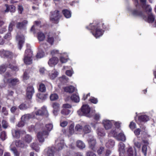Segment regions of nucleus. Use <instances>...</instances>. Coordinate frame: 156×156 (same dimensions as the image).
Segmentation results:
<instances>
[{"instance_id": "1", "label": "nucleus", "mask_w": 156, "mask_h": 156, "mask_svg": "<svg viewBox=\"0 0 156 156\" xmlns=\"http://www.w3.org/2000/svg\"><path fill=\"white\" fill-rule=\"evenodd\" d=\"M132 13L134 16L143 17V19L149 23H152L155 20V16L152 13H148V17H147L146 16H144L143 15V12L139 9H138L137 8L136 9L133 10L132 11Z\"/></svg>"}, {"instance_id": "2", "label": "nucleus", "mask_w": 156, "mask_h": 156, "mask_svg": "<svg viewBox=\"0 0 156 156\" xmlns=\"http://www.w3.org/2000/svg\"><path fill=\"white\" fill-rule=\"evenodd\" d=\"M94 112L95 110H91L90 107L87 105H83L81 110L77 111V113L79 115H84L89 117H91Z\"/></svg>"}, {"instance_id": "3", "label": "nucleus", "mask_w": 156, "mask_h": 156, "mask_svg": "<svg viewBox=\"0 0 156 156\" xmlns=\"http://www.w3.org/2000/svg\"><path fill=\"white\" fill-rule=\"evenodd\" d=\"M53 127V125L51 123L46 125V128L48 131L44 130L41 133L40 132V143H42L44 141V139L47 138L49 135L48 131H51Z\"/></svg>"}, {"instance_id": "4", "label": "nucleus", "mask_w": 156, "mask_h": 156, "mask_svg": "<svg viewBox=\"0 0 156 156\" xmlns=\"http://www.w3.org/2000/svg\"><path fill=\"white\" fill-rule=\"evenodd\" d=\"M61 15L58 10H55L51 12L50 20L52 23H57Z\"/></svg>"}, {"instance_id": "5", "label": "nucleus", "mask_w": 156, "mask_h": 156, "mask_svg": "<svg viewBox=\"0 0 156 156\" xmlns=\"http://www.w3.org/2000/svg\"><path fill=\"white\" fill-rule=\"evenodd\" d=\"M90 29L95 30V31H94L93 32L91 31V32L96 38L99 37L103 34V31L99 28L97 27H96V26H94L93 27H91Z\"/></svg>"}, {"instance_id": "6", "label": "nucleus", "mask_w": 156, "mask_h": 156, "mask_svg": "<svg viewBox=\"0 0 156 156\" xmlns=\"http://www.w3.org/2000/svg\"><path fill=\"white\" fill-rule=\"evenodd\" d=\"M12 133L13 137L18 139L20 137L22 134H24L25 132L24 131L13 129L12 130Z\"/></svg>"}, {"instance_id": "7", "label": "nucleus", "mask_w": 156, "mask_h": 156, "mask_svg": "<svg viewBox=\"0 0 156 156\" xmlns=\"http://www.w3.org/2000/svg\"><path fill=\"white\" fill-rule=\"evenodd\" d=\"M0 55L4 58H11L12 57L13 54L12 52L9 51L2 50L0 51Z\"/></svg>"}, {"instance_id": "8", "label": "nucleus", "mask_w": 156, "mask_h": 156, "mask_svg": "<svg viewBox=\"0 0 156 156\" xmlns=\"http://www.w3.org/2000/svg\"><path fill=\"white\" fill-rule=\"evenodd\" d=\"M17 40L19 41V48L21 49L23 46V44L24 42V37L23 35H18L16 37Z\"/></svg>"}, {"instance_id": "9", "label": "nucleus", "mask_w": 156, "mask_h": 156, "mask_svg": "<svg viewBox=\"0 0 156 156\" xmlns=\"http://www.w3.org/2000/svg\"><path fill=\"white\" fill-rule=\"evenodd\" d=\"M34 92L33 87L31 86H29L27 90V96L28 98L30 99L31 98Z\"/></svg>"}, {"instance_id": "10", "label": "nucleus", "mask_w": 156, "mask_h": 156, "mask_svg": "<svg viewBox=\"0 0 156 156\" xmlns=\"http://www.w3.org/2000/svg\"><path fill=\"white\" fill-rule=\"evenodd\" d=\"M58 61V58L56 57H53L50 58L48 61V63L50 66H52L56 65Z\"/></svg>"}, {"instance_id": "11", "label": "nucleus", "mask_w": 156, "mask_h": 156, "mask_svg": "<svg viewBox=\"0 0 156 156\" xmlns=\"http://www.w3.org/2000/svg\"><path fill=\"white\" fill-rule=\"evenodd\" d=\"M33 118H35V115L34 114V113L28 114L22 116L21 118V119L22 120H23V121L26 122L30 119Z\"/></svg>"}, {"instance_id": "12", "label": "nucleus", "mask_w": 156, "mask_h": 156, "mask_svg": "<svg viewBox=\"0 0 156 156\" xmlns=\"http://www.w3.org/2000/svg\"><path fill=\"white\" fill-rule=\"evenodd\" d=\"M90 148L93 151H95L96 148L95 147L96 144V140L94 139H90L88 140Z\"/></svg>"}, {"instance_id": "13", "label": "nucleus", "mask_w": 156, "mask_h": 156, "mask_svg": "<svg viewBox=\"0 0 156 156\" xmlns=\"http://www.w3.org/2000/svg\"><path fill=\"white\" fill-rule=\"evenodd\" d=\"M40 116H43L46 118H47L49 116V114L46 108L43 106L41 108V112L40 113Z\"/></svg>"}, {"instance_id": "14", "label": "nucleus", "mask_w": 156, "mask_h": 156, "mask_svg": "<svg viewBox=\"0 0 156 156\" xmlns=\"http://www.w3.org/2000/svg\"><path fill=\"white\" fill-rule=\"evenodd\" d=\"M104 127L106 129H110L112 126V123L110 120H105L103 121Z\"/></svg>"}, {"instance_id": "15", "label": "nucleus", "mask_w": 156, "mask_h": 156, "mask_svg": "<svg viewBox=\"0 0 156 156\" xmlns=\"http://www.w3.org/2000/svg\"><path fill=\"white\" fill-rule=\"evenodd\" d=\"M119 156H124L123 154L125 151L124 144L122 142L120 143L119 145Z\"/></svg>"}, {"instance_id": "16", "label": "nucleus", "mask_w": 156, "mask_h": 156, "mask_svg": "<svg viewBox=\"0 0 156 156\" xmlns=\"http://www.w3.org/2000/svg\"><path fill=\"white\" fill-rule=\"evenodd\" d=\"M12 76V74L9 72H7L4 74V78L3 79V81L5 83L4 85H2V87H4L5 86V84L7 83L8 81L9 80L8 77H10Z\"/></svg>"}, {"instance_id": "17", "label": "nucleus", "mask_w": 156, "mask_h": 156, "mask_svg": "<svg viewBox=\"0 0 156 156\" xmlns=\"http://www.w3.org/2000/svg\"><path fill=\"white\" fill-rule=\"evenodd\" d=\"M27 23V21L25 20L22 22L17 23L16 24V27L18 29H22L25 27Z\"/></svg>"}, {"instance_id": "18", "label": "nucleus", "mask_w": 156, "mask_h": 156, "mask_svg": "<svg viewBox=\"0 0 156 156\" xmlns=\"http://www.w3.org/2000/svg\"><path fill=\"white\" fill-rule=\"evenodd\" d=\"M5 6L6 8V9L5 10V12H8L9 11L11 12H14L15 11V7L13 5L9 6L7 4H5Z\"/></svg>"}, {"instance_id": "19", "label": "nucleus", "mask_w": 156, "mask_h": 156, "mask_svg": "<svg viewBox=\"0 0 156 156\" xmlns=\"http://www.w3.org/2000/svg\"><path fill=\"white\" fill-rule=\"evenodd\" d=\"M7 83L12 86H15L18 84L19 81V80L16 78L13 79L10 78Z\"/></svg>"}, {"instance_id": "20", "label": "nucleus", "mask_w": 156, "mask_h": 156, "mask_svg": "<svg viewBox=\"0 0 156 156\" xmlns=\"http://www.w3.org/2000/svg\"><path fill=\"white\" fill-rule=\"evenodd\" d=\"M25 57L28 58H33V52L30 49H27L26 50L24 54Z\"/></svg>"}, {"instance_id": "21", "label": "nucleus", "mask_w": 156, "mask_h": 156, "mask_svg": "<svg viewBox=\"0 0 156 156\" xmlns=\"http://www.w3.org/2000/svg\"><path fill=\"white\" fill-rule=\"evenodd\" d=\"M63 14L64 16L67 18H69L71 16V12L69 10L65 9L62 11Z\"/></svg>"}, {"instance_id": "22", "label": "nucleus", "mask_w": 156, "mask_h": 156, "mask_svg": "<svg viewBox=\"0 0 156 156\" xmlns=\"http://www.w3.org/2000/svg\"><path fill=\"white\" fill-rule=\"evenodd\" d=\"M76 145L77 147L80 149H83L85 147L84 143L82 141L80 140L77 141Z\"/></svg>"}, {"instance_id": "23", "label": "nucleus", "mask_w": 156, "mask_h": 156, "mask_svg": "<svg viewBox=\"0 0 156 156\" xmlns=\"http://www.w3.org/2000/svg\"><path fill=\"white\" fill-rule=\"evenodd\" d=\"M15 144L17 147L21 148H24L25 146L24 143L20 140H16L15 141Z\"/></svg>"}, {"instance_id": "24", "label": "nucleus", "mask_w": 156, "mask_h": 156, "mask_svg": "<svg viewBox=\"0 0 156 156\" xmlns=\"http://www.w3.org/2000/svg\"><path fill=\"white\" fill-rule=\"evenodd\" d=\"M116 138L119 140L125 141L126 140V137L122 133H120L118 135H117Z\"/></svg>"}, {"instance_id": "25", "label": "nucleus", "mask_w": 156, "mask_h": 156, "mask_svg": "<svg viewBox=\"0 0 156 156\" xmlns=\"http://www.w3.org/2000/svg\"><path fill=\"white\" fill-rule=\"evenodd\" d=\"M75 89V87L72 86L67 87L64 88V90L65 92H69V93H72L73 92Z\"/></svg>"}, {"instance_id": "26", "label": "nucleus", "mask_w": 156, "mask_h": 156, "mask_svg": "<svg viewBox=\"0 0 156 156\" xmlns=\"http://www.w3.org/2000/svg\"><path fill=\"white\" fill-rule=\"evenodd\" d=\"M23 60L24 63L26 65H29L32 63L33 59L31 58H27L24 56Z\"/></svg>"}, {"instance_id": "27", "label": "nucleus", "mask_w": 156, "mask_h": 156, "mask_svg": "<svg viewBox=\"0 0 156 156\" xmlns=\"http://www.w3.org/2000/svg\"><path fill=\"white\" fill-rule=\"evenodd\" d=\"M138 119L140 122H146L148 120L149 118L146 115H141L138 117Z\"/></svg>"}, {"instance_id": "28", "label": "nucleus", "mask_w": 156, "mask_h": 156, "mask_svg": "<svg viewBox=\"0 0 156 156\" xmlns=\"http://www.w3.org/2000/svg\"><path fill=\"white\" fill-rule=\"evenodd\" d=\"M32 140V138L31 136L29 134L26 135L23 138V140L26 143H30Z\"/></svg>"}, {"instance_id": "29", "label": "nucleus", "mask_w": 156, "mask_h": 156, "mask_svg": "<svg viewBox=\"0 0 156 156\" xmlns=\"http://www.w3.org/2000/svg\"><path fill=\"white\" fill-rule=\"evenodd\" d=\"M39 22L38 21H35L34 24L32 27L31 29V31L33 32L34 33L37 32V29L38 27Z\"/></svg>"}, {"instance_id": "30", "label": "nucleus", "mask_w": 156, "mask_h": 156, "mask_svg": "<svg viewBox=\"0 0 156 156\" xmlns=\"http://www.w3.org/2000/svg\"><path fill=\"white\" fill-rule=\"evenodd\" d=\"M115 144V142L112 140H109L106 144V146L109 148H112L113 147Z\"/></svg>"}, {"instance_id": "31", "label": "nucleus", "mask_w": 156, "mask_h": 156, "mask_svg": "<svg viewBox=\"0 0 156 156\" xmlns=\"http://www.w3.org/2000/svg\"><path fill=\"white\" fill-rule=\"evenodd\" d=\"M71 99L73 101L77 103L79 101V97L76 94H73L71 97Z\"/></svg>"}, {"instance_id": "32", "label": "nucleus", "mask_w": 156, "mask_h": 156, "mask_svg": "<svg viewBox=\"0 0 156 156\" xmlns=\"http://www.w3.org/2000/svg\"><path fill=\"white\" fill-rule=\"evenodd\" d=\"M97 132L98 135L101 136H105V134L103 129L101 128H98V129Z\"/></svg>"}, {"instance_id": "33", "label": "nucleus", "mask_w": 156, "mask_h": 156, "mask_svg": "<svg viewBox=\"0 0 156 156\" xmlns=\"http://www.w3.org/2000/svg\"><path fill=\"white\" fill-rule=\"evenodd\" d=\"M83 130L85 133H88L91 131V127L89 125H85L83 128Z\"/></svg>"}, {"instance_id": "34", "label": "nucleus", "mask_w": 156, "mask_h": 156, "mask_svg": "<svg viewBox=\"0 0 156 156\" xmlns=\"http://www.w3.org/2000/svg\"><path fill=\"white\" fill-rule=\"evenodd\" d=\"M64 146V141L63 140H61L60 143L58 144L56 148L58 150H60Z\"/></svg>"}, {"instance_id": "35", "label": "nucleus", "mask_w": 156, "mask_h": 156, "mask_svg": "<svg viewBox=\"0 0 156 156\" xmlns=\"http://www.w3.org/2000/svg\"><path fill=\"white\" fill-rule=\"evenodd\" d=\"M29 71L28 70H26L24 73L23 76V79L24 80H26L29 78V76L28 74Z\"/></svg>"}, {"instance_id": "36", "label": "nucleus", "mask_w": 156, "mask_h": 156, "mask_svg": "<svg viewBox=\"0 0 156 156\" xmlns=\"http://www.w3.org/2000/svg\"><path fill=\"white\" fill-rule=\"evenodd\" d=\"M50 99L51 101H54L57 100L58 97V95L56 94H51L50 96Z\"/></svg>"}, {"instance_id": "37", "label": "nucleus", "mask_w": 156, "mask_h": 156, "mask_svg": "<svg viewBox=\"0 0 156 156\" xmlns=\"http://www.w3.org/2000/svg\"><path fill=\"white\" fill-rule=\"evenodd\" d=\"M104 147L101 146L97 150V153L99 155H100L103 154V152L104 151Z\"/></svg>"}, {"instance_id": "38", "label": "nucleus", "mask_w": 156, "mask_h": 156, "mask_svg": "<svg viewBox=\"0 0 156 156\" xmlns=\"http://www.w3.org/2000/svg\"><path fill=\"white\" fill-rule=\"evenodd\" d=\"M58 74V73L57 72L55 71L53 73H52L51 74L50 73L49 76L51 79L53 80L57 76Z\"/></svg>"}, {"instance_id": "39", "label": "nucleus", "mask_w": 156, "mask_h": 156, "mask_svg": "<svg viewBox=\"0 0 156 156\" xmlns=\"http://www.w3.org/2000/svg\"><path fill=\"white\" fill-rule=\"evenodd\" d=\"M30 146L33 149L37 151H38V144L35 143H33L31 144Z\"/></svg>"}, {"instance_id": "40", "label": "nucleus", "mask_w": 156, "mask_h": 156, "mask_svg": "<svg viewBox=\"0 0 156 156\" xmlns=\"http://www.w3.org/2000/svg\"><path fill=\"white\" fill-rule=\"evenodd\" d=\"M71 111L70 110L67 109H63L61 111V113L64 115H69Z\"/></svg>"}, {"instance_id": "41", "label": "nucleus", "mask_w": 156, "mask_h": 156, "mask_svg": "<svg viewBox=\"0 0 156 156\" xmlns=\"http://www.w3.org/2000/svg\"><path fill=\"white\" fill-rule=\"evenodd\" d=\"M52 106L54 109L59 110L60 104L57 102H55L52 103Z\"/></svg>"}, {"instance_id": "42", "label": "nucleus", "mask_w": 156, "mask_h": 156, "mask_svg": "<svg viewBox=\"0 0 156 156\" xmlns=\"http://www.w3.org/2000/svg\"><path fill=\"white\" fill-rule=\"evenodd\" d=\"M46 88L44 84L41 83L40 84V91L45 92L46 91Z\"/></svg>"}, {"instance_id": "43", "label": "nucleus", "mask_w": 156, "mask_h": 156, "mask_svg": "<svg viewBox=\"0 0 156 156\" xmlns=\"http://www.w3.org/2000/svg\"><path fill=\"white\" fill-rule=\"evenodd\" d=\"M127 156H133V148L132 147L129 148L127 150Z\"/></svg>"}, {"instance_id": "44", "label": "nucleus", "mask_w": 156, "mask_h": 156, "mask_svg": "<svg viewBox=\"0 0 156 156\" xmlns=\"http://www.w3.org/2000/svg\"><path fill=\"white\" fill-rule=\"evenodd\" d=\"M11 151L13 152L14 156H19L20 152L17 151L16 148L14 147L11 149Z\"/></svg>"}, {"instance_id": "45", "label": "nucleus", "mask_w": 156, "mask_h": 156, "mask_svg": "<svg viewBox=\"0 0 156 156\" xmlns=\"http://www.w3.org/2000/svg\"><path fill=\"white\" fill-rule=\"evenodd\" d=\"M47 41L51 45L53 44L54 42V38L53 37L49 35L48 36Z\"/></svg>"}, {"instance_id": "46", "label": "nucleus", "mask_w": 156, "mask_h": 156, "mask_svg": "<svg viewBox=\"0 0 156 156\" xmlns=\"http://www.w3.org/2000/svg\"><path fill=\"white\" fill-rule=\"evenodd\" d=\"M145 6L146 7L145 10L146 12H147V14H148V13H151V11L152 10V8H151L150 5H146L145 4L144 6L143 7L144 8Z\"/></svg>"}, {"instance_id": "47", "label": "nucleus", "mask_w": 156, "mask_h": 156, "mask_svg": "<svg viewBox=\"0 0 156 156\" xmlns=\"http://www.w3.org/2000/svg\"><path fill=\"white\" fill-rule=\"evenodd\" d=\"M19 108L21 110H25L29 108L25 104H21L19 106Z\"/></svg>"}, {"instance_id": "48", "label": "nucleus", "mask_w": 156, "mask_h": 156, "mask_svg": "<svg viewBox=\"0 0 156 156\" xmlns=\"http://www.w3.org/2000/svg\"><path fill=\"white\" fill-rule=\"evenodd\" d=\"M6 137L5 132L3 131L1 132L0 134V138L2 140H5Z\"/></svg>"}, {"instance_id": "49", "label": "nucleus", "mask_w": 156, "mask_h": 156, "mask_svg": "<svg viewBox=\"0 0 156 156\" xmlns=\"http://www.w3.org/2000/svg\"><path fill=\"white\" fill-rule=\"evenodd\" d=\"M34 130L37 133V136L38 138V136L39 135V132L38 131L39 130V125L38 124H36L35 126H33Z\"/></svg>"}, {"instance_id": "50", "label": "nucleus", "mask_w": 156, "mask_h": 156, "mask_svg": "<svg viewBox=\"0 0 156 156\" xmlns=\"http://www.w3.org/2000/svg\"><path fill=\"white\" fill-rule=\"evenodd\" d=\"M6 70V67L4 65H2L0 66V73H3Z\"/></svg>"}, {"instance_id": "51", "label": "nucleus", "mask_w": 156, "mask_h": 156, "mask_svg": "<svg viewBox=\"0 0 156 156\" xmlns=\"http://www.w3.org/2000/svg\"><path fill=\"white\" fill-rule=\"evenodd\" d=\"M134 146L138 148H140L141 147V144L140 142L136 141L135 139L133 140Z\"/></svg>"}, {"instance_id": "52", "label": "nucleus", "mask_w": 156, "mask_h": 156, "mask_svg": "<svg viewBox=\"0 0 156 156\" xmlns=\"http://www.w3.org/2000/svg\"><path fill=\"white\" fill-rule=\"evenodd\" d=\"M47 94H40V99L42 100H45L47 98Z\"/></svg>"}, {"instance_id": "53", "label": "nucleus", "mask_w": 156, "mask_h": 156, "mask_svg": "<svg viewBox=\"0 0 156 156\" xmlns=\"http://www.w3.org/2000/svg\"><path fill=\"white\" fill-rule=\"evenodd\" d=\"M15 25V22L13 21H12L10 23L9 27V31H11L13 29V27Z\"/></svg>"}, {"instance_id": "54", "label": "nucleus", "mask_w": 156, "mask_h": 156, "mask_svg": "<svg viewBox=\"0 0 156 156\" xmlns=\"http://www.w3.org/2000/svg\"><path fill=\"white\" fill-rule=\"evenodd\" d=\"M45 39V35L44 34L40 32V41H43Z\"/></svg>"}, {"instance_id": "55", "label": "nucleus", "mask_w": 156, "mask_h": 156, "mask_svg": "<svg viewBox=\"0 0 156 156\" xmlns=\"http://www.w3.org/2000/svg\"><path fill=\"white\" fill-rule=\"evenodd\" d=\"M147 147L145 145H144L142 147V151L145 156L147 155Z\"/></svg>"}, {"instance_id": "56", "label": "nucleus", "mask_w": 156, "mask_h": 156, "mask_svg": "<svg viewBox=\"0 0 156 156\" xmlns=\"http://www.w3.org/2000/svg\"><path fill=\"white\" fill-rule=\"evenodd\" d=\"M90 101L92 103L95 104H96L98 102L97 99L94 97H91V98L90 99Z\"/></svg>"}, {"instance_id": "57", "label": "nucleus", "mask_w": 156, "mask_h": 156, "mask_svg": "<svg viewBox=\"0 0 156 156\" xmlns=\"http://www.w3.org/2000/svg\"><path fill=\"white\" fill-rule=\"evenodd\" d=\"M9 67L15 71L18 70V68L17 66H13L10 64L9 65Z\"/></svg>"}, {"instance_id": "58", "label": "nucleus", "mask_w": 156, "mask_h": 156, "mask_svg": "<svg viewBox=\"0 0 156 156\" xmlns=\"http://www.w3.org/2000/svg\"><path fill=\"white\" fill-rule=\"evenodd\" d=\"M82 126L79 124H77L75 127L76 130L78 131H80L82 129Z\"/></svg>"}, {"instance_id": "59", "label": "nucleus", "mask_w": 156, "mask_h": 156, "mask_svg": "<svg viewBox=\"0 0 156 156\" xmlns=\"http://www.w3.org/2000/svg\"><path fill=\"white\" fill-rule=\"evenodd\" d=\"M25 123V121H23V120H22L21 121H20L18 123V124H17V126L18 127H23Z\"/></svg>"}, {"instance_id": "60", "label": "nucleus", "mask_w": 156, "mask_h": 156, "mask_svg": "<svg viewBox=\"0 0 156 156\" xmlns=\"http://www.w3.org/2000/svg\"><path fill=\"white\" fill-rule=\"evenodd\" d=\"M73 73V71L71 70H67L66 72V74L69 76H71Z\"/></svg>"}, {"instance_id": "61", "label": "nucleus", "mask_w": 156, "mask_h": 156, "mask_svg": "<svg viewBox=\"0 0 156 156\" xmlns=\"http://www.w3.org/2000/svg\"><path fill=\"white\" fill-rule=\"evenodd\" d=\"M2 112L5 115H7L8 114V112L5 107L2 108Z\"/></svg>"}, {"instance_id": "62", "label": "nucleus", "mask_w": 156, "mask_h": 156, "mask_svg": "<svg viewBox=\"0 0 156 156\" xmlns=\"http://www.w3.org/2000/svg\"><path fill=\"white\" fill-rule=\"evenodd\" d=\"M129 126L130 129H133L136 127V124L133 122H131L129 124Z\"/></svg>"}, {"instance_id": "63", "label": "nucleus", "mask_w": 156, "mask_h": 156, "mask_svg": "<svg viewBox=\"0 0 156 156\" xmlns=\"http://www.w3.org/2000/svg\"><path fill=\"white\" fill-rule=\"evenodd\" d=\"M111 133L113 134L114 136L116 137L117 135V132L116 129H112L111 131Z\"/></svg>"}, {"instance_id": "64", "label": "nucleus", "mask_w": 156, "mask_h": 156, "mask_svg": "<svg viewBox=\"0 0 156 156\" xmlns=\"http://www.w3.org/2000/svg\"><path fill=\"white\" fill-rule=\"evenodd\" d=\"M48 156H54L53 151L51 149H48L47 152Z\"/></svg>"}]
</instances>
